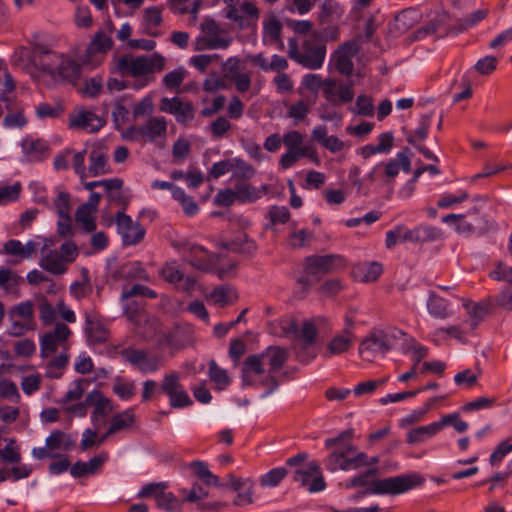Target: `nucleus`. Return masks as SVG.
<instances>
[{"label": "nucleus", "mask_w": 512, "mask_h": 512, "mask_svg": "<svg viewBox=\"0 0 512 512\" xmlns=\"http://www.w3.org/2000/svg\"><path fill=\"white\" fill-rule=\"evenodd\" d=\"M288 359L289 351L280 346H269L259 354L249 355L243 362L241 370L242 387L254 385L253 374L262 375L265 372V365H268L270 374H275Z\"/></svg>", "instance_id": "f257e3e1"}, {"label": "nucleus", "mask_w": 512, "mask_h": 512, "mask_svg": "<svg viewBox=\"0 0 512 512\" xmlns=\"http://www.w3.org/2000/svg\"><path fill=\"white\" fill-rule=\"evenodd\" d=\"M346 262L338 254L310 255L303 261V272L297 278V283L303 290L308 291L328 273L343 269Z\"/></svg>", "instance_id": "f03ea898"}, {"label": "nucleus", "mask_w": 512, "mask_h": 512, "mask_svg": "<svg viewBox=\"0 0 512 512\" xmlns=\"http://www.w3.org/2000/svg\"><path fill=\"white\" fill-rule=\"evenodd\" d=\"M288 56L302 67L316 70L323 66L326 56V45L312 33L298 43L296 38L288 40Z\"/></svg>", "instance_id": "7ed1b4c3"}, {"label": "nucleus", "mask_w": 512, "mask_h": 512, "mask_svg": "<svg viewBox=\"0 0 512 512\" xmlns=\"http://www.w3.org/2000/svg\"><path fill=\"white\" fill-rule=\"evenodd\" d=\"M424 479L417 473L401 474L372 482V494L399 495L422 485Z\"/></svg>", "instance_id": "20e7f679"}, {"label": "nucleus", "mask_w": 512, "mask_h": 512, "mask_svg": "<svg viewBox=\"0 0 512 512\" xmlns=\"http://www.w3.org/2000/svg\"><path fill=\"white\" fill-rule=\"evenodd\" d=\"M179 250L191 266L201 271H211L219 261L216 254L210 253L205 247L192 242L181 243Z\"/></svg>", "instance_id": "39448f33"}, {"label": "nucleus", "mask_w": 512, "mask_h": 512, "mask_svg": "<svg viewBox=\"0 0 512 512\" xmlns=\"http://www.w3.org/2000/svg\"><path fill=\"white\" fill-rule=\"evenodd\" d=\"M160 387L169 398V404L172 408L181 409L193 404L192 399L180 383L177 373L166 374Z\"/></svg>", "instance_id": "423d86ee"}, {"label": "nucleus", "mask_w": 512, "mask_h": 512, "mask_svg": "<svg viewBox=\"0 0 512 512\" xmlns=\"http://www.w3.org/2000/svg\"><path fill=\"white\" fill-rule=\"evenodd\" d=\"M120 355L144 374L154 373L161 367V358L157 355H150L143 349L128 347L122 349Z\"/></svg>", "instance_id": "0eeeda50"}, {"label": "nucleus", "mask_w": 512, "mask_h": 512, "mask_svg": "<svg viewBox=\"0 0 512 512\" xmlns=\"http://www.w3.org/2000/svg\"><path fill=\"white\" fill-rule=\"evenodd\" d=\"M105 124L106 121L104 118L82 107L75 108L69 114L68 127L70 129L81 130L86 133H96Z\"/></svg>", "instance_id": "6e6552de"}, {"label": "nucleus", "mask_w": 512, "mask_h": 512, "mask_svg": "<svg viewBox=\"0 0 512 512\" xmlns=\"http://www.w3.org/2000/svg\"><path fill=\"white\" fill-rule=\"evenodd\" d=\"M115 222L124 245L133 246L144 239L146 234L145 228L140 223L133 222L132 218L123 211L116 213Z\"/></svg>", "instance_id": "1a4fd4ad"}, {"label": "nucleus", "mask_w": 512, "mask_h": 512, "mask_svg": "<svg viewBox=\"0 0 512 512\" xmlns=\"http://www.w3.org/2000/svg\"><path fill=\"white\" fill-rule=\"evenodd\" d=\"M293 481L298 482L310 493L323 491L326 488L318 462L311 461L306 469H297L293 473Z\"/></svg>", "instance_id": "9d476101"}, {"label": "nucleus", "mask_w": 512, "mask_h": 512, "mask_svg": "<svg viewBox=\"0 0 512 512\" xmlns=\"http://www.w3.org/2000/svg\"><path fill=\"white\" fill-rule=\"evenodd\" d=\"M160 110L171 114L175 120L182 124L188 125L194 119L195 110L190 102H184L179 97L172 98L163 97L160 100Z\"/></svg>", "instance_id": "9b49d317"}, {"label": "nucleus", "mask_w": 512, "mask_h": 512, "mask_svg": "<svg viewBox=\"0 0 512 512\" xmlns=\"http://www.w3.org/2000/svg\"><path fill=\"white\" fill-rule=\"evenodd\" d=\"M112 46V38L105 32L99 31L91 40L81 60L84 64L97 66L102 62L103 55L107 53Z\"/></svg>", "instance_id": "f8f14e48"}, {"label": "nucleus", "mask_w": 512, "mask_h": 512, "mask_svg": "<svg viewBox=\"0 0 512 512\" xmlns=\"http://www.w3.org/2000/svg\"><path fill=\"white\" fill-rule=\"evenodd\" d=\"M391 341L382 330H372L360 343L359 354L364 359L373 357L376 353H386L391 349Z\"/></svg>", "instance_id": "ddd939ff"}, {"label": "nucleus", "mask_w": 512, "mask_h": 512, "mask_svg": "<svg viewBox=\"0 0 512 512\" xmlns=\"http://www.w3.org/2000/svg\"><path fill=\"white\" fill-rule=\"evenodd\" d=\"M86 403H90V406L93 407L90 418L92 424L96 428H99L101 425L105 424L106 417L114 409L112 401L97 389L87 393Z\"/></svg>", "instance_id": "4468645a"}, {"label": "nucleus", "mask_w": 512, "mask_h": 512, "mask_svg": "<svg viewBox=\"0 0 512 512\" xmlns=\"http://www.w3.org/2000/svg\"><path fill=\"white\" fill-rule=\"evenodd\" d=\"M369 464L367 454L360 452L354 457L347 456V451H334L326 460L327 470L334 472L338 469L351 470L357 469Z\"/></svg>", "instance_id": "2eb2a0df"}, {"label": "nucleus", "mask_w": 512, "mask_h": 512, "mask_svg": "<svg viewBox=\"0 0 512 512\" xmlns=\"http://www.w3.org/2000/svg\"><path fill=\"white\" fill-rule=\"evenodd\" d=\"M226 18L235 22L241 30L255 26L259 19V9L252 2L245 1L240 8L229 6Z\"/></svg>", "instance_id": "dca6fc26"}, {"label": "nucleus", "mask_w": 512, "mask_h": 512, "mask_svg": "<svg viewBox=\"0 0 512 512\" xmlns=\"http://www.w3.org/2000/svg\"><path fill=\"white\" fill-rule=\"evenodd\" d=\"M72 334L70 328L64 323H56L54 329L45 333L40 339V353L46 358L56 352Z\"/></svg>", "instance_id": "f3484780"}, {"label": "nucleus", "mask_w": 512, "mask_h": 512, "mask_svg": "<svg viewBox=\"0 0 512 512\" xmlns=\"http://www.w3.org/2000/svg\"><path fill=\"white\" fill-rule=\"evenodd\" d=\"M109 172L108 148L100 142L94 143L89 150L88 177H97Z\"/></svg>", "instance_id": "a211bd4d"}, {"label": "nucleus", "mask_w": 512, "mask_h": 512, "mask_svg": "<svg viewBox=\"0 0 512 512\" xmlns=\"http://www.w3.org/2000/svg\"><path fill=\"white\" fill-rule=\"evenodd\" d=\"M110 278L113 281H147L149 275L139 261H127L110 271Z\"/></svg>", "instance_id": "6ab92c4d"}, {"label": "nucleus", "mask_w": 512, "mask_h": 512, "mask_svg": "<svg viewBox=\"0 0 512 512\" xmlns=\"http://www.w3.org/2000/svg\"><path fill=\"white\" fill-rule=\"evenodd\" d=\"M227 486L237 493L233 503L237 506H245L253 503L254 482L249 478H238L233 474L227 475Z\"/></svg>", "instance_id": "aec40b11"}, {"label": "nucleus", "mask_w": 512, "mask_h": 512, "mask_svg": "<svg viewBox=\"0 0 512 512\" xmlns=\"http://www.w3.org/2000/svg\"><path fill=\"white\" fill-rule=\"evenodd\" d=\"M62 56L63 54L49 50L42 45L36 46L33 51L35 65L53 77H56V69L59 67Z\"/></svg>", "instance_id": "412c9836"}, {"label": "nucleus", "mask_w": 512, "mask_h": 512, "mask_svg": "<svg viewBox=\"0 0 512 512\" xmlns=\"http://www.w3.org/2000/svg\"><path fill=\"white\" fill-rule=\"evenodd\" d=\"M84 331L90 343L100 344L107 341L109 330L94 314H85Z\"/></svg>", "instance_id": "4be33fe9"}, {"label": "nucleus", "mask_w": 512, "mask_h": 512, "mask_svg": "<svg viewBox=\"0 0 512 512\" xmlns=\"http://www.w3.org/2000/svg\"><path fill=\"white\" fill-rule=\"evenodd\" d=\"M219 247L245 256H252L257 250L256 242L244 232L237 233L231 241L220 242Z\"/></svg>", "instance_id": "5701e85b"}, {"label": "nucleus", "mask_w": 512, "mask_h": 512, "mask_svg": "<svg viewBox=\"0 0 512 512\" xmlns=\"http://www.w3.org/2000/svg\"><path fill=\"white\" fill-rule=\"evenodd\" d=\"M356 52L354 43L345 42L341 47L334 53V64L336 70L342 75H350L353 72L354 64L352 57Z\"/></svg>", "instance_id": "b1692460"}, {"label": "nucleus", "mask_w": 512, "mask_h": 512, "mask_svg": "<svg viewBox=\"0 0 512 512\" xmlns=\"http://www.w3.org/2000/svg\"><path fill=\"white\" fill-rule=\"evenodd\" d=\"M39 265L42 269L54 275H62L67 271V266L60 253L55 249H48L47 245L42 249V258Z\"/></svg>", "instance_id": "393cba45"}, {"label": "nucleus", "mask_w": 512, "mask_h": 512, "mask_svg": "<svg viewBox=\"0 0 512 512\" xmlns=\"http://www.w3.org/2000/svg\"><path fill=\"white\" fill-rule=\"evenodd\" d=\"M165 58L160 54H153L151 57H135V78L153 74L155 71L163 70Z\"/></svg>", "instance_id": "a878e982"}, {"label": "nucleus", "mask_w": 512, "mask_h": 512, "mask_svg": "<svg viewBox=\"0 0 512 512\" xmlns=\"http://www.w3.org/2000/svg\"><path fill=\"white\" fill-rule=\"evenodd\" d=\"M233 189L235 191L236 199L241 203H253L268 191L266 185H263L261 189H257L243 179L235 181Z\"/></svg>", "instance_id": "bb28decb"}, {"label": "nucleus", "mask_w": 512, "mask_h": 512, "mask_svg": "<svg viewBox=\"0 0 512 512\" xmlns=\"http://www.w3.org/2000/svg\"><path fill=\"white\" fill-rule=\"evenodd\" d=\"M447 420L448 419H445L444 421L432 422L426 426H419L409 430L406 438L407 442L409 444H416L426 441L441 431L444 428V423L447 422Z\"/></svg>", "instance_id": "cd10ccee"}, {"label": "nucleus", "mask_w": 512, "mask_h": 512, "mask_svg": "<svg viewBox=\"0 0 512 512\" xmlns=\"http://www.w3.org/2000/svg\"><path fill=\"white\" fill-rule=\"evenodd\" d=\"M353 339L354 333L349 331V329H344L342 334L334 336L327 343L324 356L329 357L347 352L353 344Z\"/></svg>", "instance_id": "c85d7f7f"}, {"label": "nucleus", "mask_w": 512, "mask_h": 512, "mask_svg": "<svg viewBox=\"0 0 512 512\" xmlns=\"http://www.w3.org/2000/svg\"><path fill=\"white\" fill-rule=\"evenodd\" d=\"M144 142H154L164 136L167 131V122L164 117H152L144 125H141Z\"/></svg>", "instance_id": "c756f323"}, {"label": "nucleus", "mask_w": 512, "mask_h": 512, "mask_svg": "<svg viewBox=\"0 0 512 512\" xmlns=\"http://www.w3.org/2000/svg\"><path fill=\"white\" fill-rule=\"evenodd\" d=\"M442 230L432 225H418L412 229L413 243L424 244L442 238Z\"/></svg>", "instance_id": "7c9ffc66"}, {"label": "nucleus", "mask_w": 512, "mask_h": 512, "mask_svg": "<svg viewBox=\"0 0 512 512\" xmlns=\"http://www.w3.org/2000/svg\"><path fill=\"white\" fill-rule=\"evenodd\" d=\"M208 496V491L203 488L200 484H193L191 490L187 493L185 501L190 503H196L198 508L202 511L216 510L219 504L216 502H203Z\"/></svg>", "instance_id": "2f4dec72"}, {"label": "nucleus", "mask_w": 512, "mask_h": 512, "mask_svg": "<svg viewBox=\"0 0 512 512\" xmlns=\"http://www.w3.org/2000/svg\"><path fill=\"white\" fill-rule=\"evenodd\" d=\"M210 298L219 307H225L238 300V293L231 285L223 284L213 288Z\"/></svg>", "instance_id": "473e14b6"}, {"label": "nucleus", "mask_w": 512, "mask_h": 512, "mask_svg": "<svg viewBox=\"0 0 512 512\" xmlns=\"http://www.w3.org/2000/svg\"><path fill=\"white\" fill-rule=\"evenodd\" d=\"M135 423V413L133 408H128L115 414L108 428V434H115L119 431L131 428Z\"/></svg>", "instance_id": "72a5a7b5"}, {"label": "nucleus", "mask_w": 512, "mask_h": 512, "mask_svg": "<svg viewBox=\"0 0 512 512\" xmlns=\"http://www.w3.org/2000/svg\"><path fill=\"white\" fill-rule=\"evenodd\" d=\"M189 467L193 471V475L201 480L206 485H213L215 487H221L223 484L219 481L218 476L214 475L208 465L201 460H194L189 463Z\"/></svg>", "instance_id": "f704fd0d"}, {"label": "nucleus", "mask_w": 512, "mask_h": 512, "mask_svg": "<svg viewBox=\"0 0 512 512\" xmlns=\"http://www.w3.org/2000/svg\"><path fill=\"white\" fill-rule=\"evenodd\" d=\"M80 75V65L70 57L63 54L59 67L56 69V76L68 82H74Z\"/></svg>", "instance_id": "c9c22d12"}, {"label": "nucleus", "mask_w": 512, "mask_h": 512, "mask_svg": "<svg viewBox=\"0 0 512 512\" xmlns=\"http://www.w3.org/2000/svg\"><path fill=\"white\" fill-rule=\"evenodd\" d=\"M464 306L471 318L470 326L472 329L478 326V324L484 319L485 315L488 314L492 308V304L489 300L481 302H469Z\"/></svg>", "instance_id": "e433bc0d"}, {"label": "nucleus", "mask_w": 512, "mask_h": 512, "mask_svg": "<svg viewBox=\"0 0 512 512\" xmlns=\"http://www.w3.org/2000/svg\"><path fill=\"white\" fill-rule=\"evenodd\" d=\"M383 268L379 262H364L355 267L354 273L362 282H374L382 274Z\"/></svg>", "instance_id": "4c0bfd02"}, {"label": "nucleus", "mask_w": 512, "mask_h": 512, "mask_svg": "<svg viewBox=\"0 0 512 512\" xmlns=\"http://www.w3.org/2000/svg\"><path fill=\"white\" fill-rule=\"evenodd\" d=\"M399 242L413 243L412 229L399 224L386 232L385 246L387 249H392Z\"/></svg>", "instance_id": "58836bf2"}, {"label": "nucleus", "mask_w": 512, "mask_h": 512, "mask_svg": "<svg viewBox=\"0 0 512 512\" xmlns=\"http://www.w3.org/2000/svg\"><path fill=\"white\" fill-rule=\"evenodd\" d=\"M23 278L9 268L0 269V288L8 294H17Z\"/></svg>", "instance_id": "ea45409f"}, {"label": "nucleus", "mask_w": 512, "mask_h": 512, "mask_svg": "<svg viewBox=\"0 0 512 512\" xmlns=\"http://www.w3.org/2000/svg\"><path fill=\"white\" fill-rule=\"evenodd\" d=\"M45 443L49 450L62 448L63 450L68 451L74 446L75 441L70 435L60 430H54L46 438Z\"/></svg>", "instance_id": "a19ab883"}, {"label": "nucleus", "mask_w": 512, "mask_h": 512, "mask_svg": "<svg viewBox=\"0 0 512 512\" xmlns=\"http://www.w3.org/2000/svg\"><path fill=\"white\" fill-rule=\"evenodd\" d=\"M427 309L430 315L439 319L448 317L450 313L448 301L435 293H430Z\"/></svg>", "instance_id": "79ce46f5"}, {"label": "nucleus", "mask_w": 512, "mask_h": 512, "mask_svg": "<svg viewBox=\"0 0 512 512\" xmlns=\"http://www.w3.org/2000/svg\"><path fill=\"white\" fill-rule=\"evenodd\" d=\"M162 9L160 7H149L144 12L146 32L153 37L159 35L157 28L162 23Z\"/></svg>", "instance_id": "37998d69"}, {"label": "nucleus", "mask_w": 512, "mask_h": 512, "mask_svg": "<svg viewBox=\"0 0 512 512\" xmlns=\"http://www.w3.org/2000/svg\"><path fill=\"white\" fill-rule=\"evenodd\" d=\"M22 147L31 160H41L49 149L47 142L42 139H25Z\"/></svg>", "instance_id": "c03bdc74"}, {"label": "nucleus", "mask_w": 512, "mask_h": 512, "mask_svg": "<svg viewBox=\"0 0 512 512\" xmlns=\"http://www.w3.org/2000/svg\"><path fill=\"white\" fill-rule=\"evenodd\" d=\"M232 37L223 36L221 32L213 36H202L198 39L200 49H226L230 46Z\"/></svg>", "instance_id": "a18cd8bd"}, {"label": "nucleus", "mask_w": 512, "mask_h": 512, "mask_svg": "<svg viewBox=\"0 0 512 512\" xmlns=\"http://www.w3.org/2000/svg\"><path fill=\"white\" fill-rule=\"evenodd\" d=\"M181 328L174 326L170 330L163 332L159 335L157 343L160 347H168L171 349H179L183 346V342L180 338Z\"/></svg>", "instance_id": "49530a36"}, {"label": "nucleus", "mask_w": 512, "mask_h": 512, "mask_svg": "<svg viewBox=\"0 0 512 512\" xmlns=\"http://www.w3.org/2000/svg\"><path fill=\"white\" fill-rule=\"evenodd\" d=\"M432 113L424 114L420 117L419 125L414 133L407 135L406 140L409 144L416 146V141H423L428 136V130L432 122Z\"/></svg>", "instance_id": "de8ad7c7"}, {"label": "nucleus", "mask_w": 512, "mask_h": 512, "mask_svg": "<svg viewBox=\"0 0 512 512\" xmlns=\"http://www.w3.org/2000/svg\"><path fill=\"white\" fill-rule=\"evenodd\" d=\"M174 199L179 202L184 213L192 217L196 215L199 211L198 204L194 201L193 197L187 195L184 189H175Z\"/></svg>", "instance_id": "09e8293b"}, {"label": "nucleus", "mask_w": 512, "mask_h": 512, "mask_svg": "<svg viewBox=\"0 0 512 512\" xmlns=\"http://www.w3.org/2000/svg\"><path fill=\"white\" fill-rule=\"evenodd\" d=\"M376 474V469L375 468H369L367 469L366 471H364L363 473L351 478L350 480H348L345 484H344V487L346 489H351V488H355V487H366V486H369L368 490H367V493H370V489L372 488V482L374 480H372V478L374 477V475Z\"/></svg>", "instance_id": "8fccbe9b"}, {"label": "nucleus", "mask_w": 512, "mask_h": 512, "mask_svg": "<svg viewBox=\"0 0 512 512\" xmlns=\"http://www.w3.org/2000/svg\"><path fill=\"white\" fill-rule=\"evenodd\" d=\"M85 384H87V381L84 379H77L73 381L68 391L65 393L63 398L58 401V403L62 405H67L71 401L80 400L85 391Z\"/></svg>", "instance_id": "3c124183"}, {"label": "nucleus", "mask_w": 512, "mask_h": 512, "mask_svg": "<svg viewBox=\"0 0 512 512\" xmlns=\"http://www.w3.org/2000/svg\"><path fill=\"white\" fill-rule=\"evenodd\" d=\"M282 24L275 15H269L263 21L264 36L269 37L273 42H277L281 38Z\"/></svg>", "instance_id": "603ef678"}, {"label": "nucleus", "mask_w": 512, "mask_h": 512, "mask_svg": "<svg viewBox=\"0 0 512 512\" xmlns=\"http://www.w3.org/2000/svg\"><path fill=\"white\" fill-rule=\"evenodd\" d=\"M317 334L318 330L315 324L311 320H305L298 334V338L303 341V348L313 345Z\"/></svg>", "instance_id": "864d4df0"}, {"label": "nucleus", "mask_w": 512, "mask_h": 512, "mask_svg": "<svg viewBox=\"0 0 512 512\" xmlns=\"http://www.w3.org/2000/svg\"><path fill=\"white\" fill-rule=\"evenodd\" d=\"M0 458L8 464H18L21 461V454L14 439H9L6 446L0 448Z\"/></svg>", "instance_id": "5fc2aeb1"}, {"label": "nucleus", "mask_w": 512, "mask_h": 512, "mask_svg": "<svg viewBox=\"0 0 512 512\" xmlns=\"http://www.w3.org/2000/svg\"><path fill=\"white\" fill-rule=\"evenodd\" d=\"M10 320L19 317L24 321H31L34 316L33 305L30 301L21 302L13 306L8 312Z\"/></svg>", "instance_id": "6e6d98bb"}, {"label": "nucleus", "mask_w": 512, "mask_h": 512, "mask_svg": "<svg viewBox=\"0 0 512 512\" xmlns=\"http://www.w3.org/2000/svg\"><path fill=\"white\" fill-rule=\"evenodd\" d=\"M115 71L122 77L131 76L135 78V57L123 55L115 62Z\"/></svg>", "instance_id": "4d7b16f0"}, {"label": "nucleus", "mask_w": 512, "mask_h": 512, "mask_svg": "<svg viewBox=\"0 0 512 512\" xmlns=\"http://www.w3.org/2000/svg\"><path fill=\"white\" fill-rule=\"evenodd\" d=\"M112 389L121 400H129L135 395L134 383L132 381H125L119 377L116 379Z\"/></svg>", "instance_id": "13d9d810"}, {"label": "nucleus", "mask_w": 512, "mask_h": 512, "mask_svg": "<svg viewBox=\"0 0 512 512\" xmlns=\"http://www.w3.org/2000/svg\"><path fill=\"white\" fill-rule=\"evenodd\" d=\"M353 113L359 116L372 117L374 115V105L372 98L366 94L358 95Z\"/></svg>", "instance_id": "bf43d9fd"}, {"label": "nucleus", "mask_w": 512, "mask_h": 512, "mask_svg": "<svg viewBox=\"0 0 512 512\" xmlns=\"http://www.w3.org/2000/svg\"><path fill=\"white\" fill-rule=\"evenodd\" d=\"M133 296H142L149 299H156L158 295L151 288L141 284H135L130 289H124L121 293L122 300H127Z\"/></svg>", "instance_id": "052dcab7"}, {"label": "nucleus", "mask_w": 512, "mask_h": 512, "mask_svg": "<svg viewBox=\"0 0 512 512\" xmlns=\"http://www.w3.org/2000/svg\"><path fill=\"white\" fill-rule=\"evenodd\" d=\"M488 13H489L488 9H478V10L472 12L471 14H469L468 16H466L462 19H459L458 20L459 30L463 31V30H467L469 28L476 26L479 22H481L482 20H484L487 17Z\"/></svg>", "instance_id": "680f3d73"}, {"label": "nucleus", "mask_w": 512, "mask_h": 512, "mask_svg": "<svg viewBox=\"0 0 512 512\" xmlns=\"http://www.w3.org/2000/svg\"><path fill=\"white\" fill-rule=\"evenodd\" d=\"M21 184L19 182L13 185L0 184V205H5L18 200L21 192Z\"/></svg>", "instance_id": "e2e57ef3"}, {"label": "nucleus", "mask_w": 512, "mask_h": 512, "mask_svg": "<svg viewBox=\"0 0 512 512\" xmlns=\"http://www.w3.org/2000/svg\"><path fill=\"white\" fill-rule=\"evenodd\" d=\"M186 70L184 67H178L168 72L163 78V84L170 90L178 89L184 81Z\"/></svg>", "instance_id": "0e129e2a"}, {"label": "nucleus", "mask_w": 512, "mask_h": 512, "mask_svg": "<svg viewBox=\"0 0 512 512\" xmlns=\"http://www.w3.org/2000/svg\"><path fill=\"white\" fill-rule=\"evenodd\" d=\"M286 475L287 470L284 467L273 468L261 477L260 482L262 486L275 487Z\"/></svg>", "instance_id": "69168bd1"}, {"label": "nucleus", "mask_w": 512, "mask_h": 512, "mask_svg": "<svg viewBox=\"0 0 512 512\" xmlns=\"http://www.w3.org/2000/svg\"><path fill=\"white\" fill-rule=\"evenodd\" d=\"M64 112L61 104L51 105L48 103H41L36 108V115L40 119L45 118H58Z\"/></svg>", "instance_id": "338daca9"}, {"label": "nucleus", "mask_w": 512, "mask_h": 512, "mask_svg": "<svg viewBox=\"0 0 512 512\" xmlns=\"http://www.w3.org/2000/svg\"><path fill=\"white\" fill-rule=\"evenodd\" d=\"M498 62L495 56H485L476 62L474 68L479 74L488 76L496 70Z\"/></svg>", "instance_id": "774afa93"}]
</instances>
